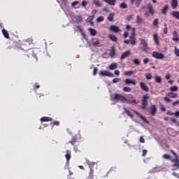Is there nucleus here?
<instances>
[{"label":"nucleus","instance_id":"2","mask_svg":"<svg viewBox=\"0 0 179 179\" xmlns=\"http://www.w3.org/2000/svg\"><path fill=\"white\" fill-rule=\"evenodd\" d=\"M148 99H149V95L148 94H145L143 96L142 100H141V103H142L141 108H142V110H146V107H148Z\"/></svg>","mask_w":179,"mask_h":179},{"label":"nucleus","instance_id":"53","mask_svg":"<svg viewBox=\"0 0 179 179\" xmlns=\"http://www.w3.org/2000/svg\"><path fill=\"white\" fill-rule=\"evenodd\" d=\"M112 82L113 83H118V82H121V78H114Z\"/></svg>","mask_w":179,"mask_h":179},{"label":"nucleus","instance_id":"26","mask_svg":"<svg viewBox=\"0 0 179 179\" xmlns=\"http://www.w3.org/2000/svg\"><path fill=\"white\" fill-rule=\"evenodd\" d=\"M171 16L173 17H176V19H178L179 20V12L178 11H172L171 12Z\"/></svg>","mask_w":179,"mask_h":179},{"label":"nucleus","instance_id":"31","mask_svg":"<svg viewBox=\"0 0 179 179\" xmlns=\"http://www.w3.org/2000/svg\"><path fill=\"white\" fill-rule=\"evenodd\" d=\"M109 38H110V40H111L112 41H114V42L117 41V40H118L117 36H115V35H113V34H110Z\"/></svg>","mask_w":179,"mask_h":179},{"label":"nucleus","instance_id":"61","mask_svg":"<svg viewBox=\"0 0 179 179\" xmlns=\"http://www.w3.org/2000/svg\"><path fill=\"white\" fill-rule=\"evenodd\" d=\"M177 104H179V100L173 102L172 106H173V107H176V106H177Z\"/></svg>","mask_w":179,"mask_h":179},{"label":"nucleus","instance_id":"10","mask_svg":"<svg viewBox=\"0 0 179 179\" xmlns=\"http://www.w3.org/2000/svg\"><path fill=\"white\" fill-rule=\"evenodd\" d=\"M109 30L110 31H113V33H120V31H121L120 27L115 25H111L109 28Z\"/></svg>","mask_w":179,"mask_h":179},{"label":"nucleus","instance_id":"37","mask_svg":"<svg viewBox=\"0 0 179 179\" xmlns=\"http://www.w3.org/2000/svg\"><path fill=\"white\" fill-rule=\"evenodd\" d=\"M93 19H94V17L93 16H89L88 18L87 19V23H91V24H93Z\"/></svg>","mask_w":179,"mask_h":179},{"label":"nucleus","instance_id":"51","mask_svg":"<svg viewBox=\"0 0 179 179\" xmlns=\"http://www.w3.org/2000/svg\"><path fill=\"white\" fill-rule=\"evenodd\" d=\"M93 173H94L93 170L90 169V176L88 177L89 179H93Z\"/></svg>","mask_w":179,"mask_h":179},{"label":"nucleus","instance_id":"54","mask_svg":"<svg viewBox=\"0 0 179 179\" xmlns=\"http://www.w3.org/2000/svg\"><path fill=\"white\" fill-rule=\"evenodd\" d=\"M164 101H166V103H170V102H171V99H170L169 98V96H165V97L164 98Z\"/></svg>","mask_w":179,"mask_h":179},{"label":"nucleus","instance_id":"22","mask_svg":"<svg viewBox=\"0 0 179 179\" xmlns=\"http://www.w3.org/2000/svg\"><path fill=\"white\" fill-rule=\"evenodd\" d=\"M171 6H172V9L177 8V6H178V0H172L171 1Z\"/></svg>","mask_w":179,"mask_h":179},{"label":"nucleus","instance_id":"4","mask_svg":"<svg viewBox=\"0 0 179 179\" xmlns=\"http://www.w3.org/2000/svg\"><path fill=\"white\" fill-rule=\"evenodd\" d=\"M34 41L33 40V38H29L27 39H25L22 42V48H24V47H29V45H31V44H33Z\"/></svg>","mask_w":179,"mask_h":179},{"label":"nucleus","instance_id":"28","mask_svg":"<svg viewBox=\"0 0 179 179\" xmlns=\"http://www.w3.org/2000/svg\"><path fill=\"white\" fill-rule=\"evenodd\" d=\"M127 104H138L139 103V101H137L136 99H132V100H127Z\"/></svg>","mask_w":179,"mask_h":179},{"label":"nucleus","instance_id":"56","mask_svg":"<svg viewBox=\"0 0 179 179\" xmlns=\"http://www.w3.org/2000/svg\"><path fill=\"white\" fill-rule=\"evenodd\" d=\"M87 5V1H82V6H83V8H86Z\"/></svg>","mask_w":179,"mask_h":179},{"label":"nucleus","instance_id":"25","mask_svg":"<svg viewBox=\"0 0 179 179\" xmlns=\"http://www.w3.org/2000/svg\"><path fill=\"white\" fill-rule=\"evenodd\" d=\"M136 23L137 24H142L143 23V18L141 15L136 16Z\"/></svg>","mask_w":179,"mask_h":179},{"label":"nucleus","instance_id":"52","mask_svg":"<svg viewBox=\"0 0 179 179\" xmlns=\"http://www.w3.org/2000/svg\"><path fill=\"white\" fill-rule=\"evenodd\" d=\"M99 71V69L96 67L94 68V70H93V76H96L97 75V71Z\"/></svg>","mask_w":179,"mask_h":179},{"label":"nucleus","instance_id":"13","mask_svg":"<svg viewBox=\"0 0 179 179\" xmlns=\"http://www.w3.org/2000/svg\"><path fill=\"white\" fill-rule=\"evenodd\" d=\"M134 113H135L136 114V115H138V117H139L141 118V120H142V121L145 122V124H149V121H148V120H146V117H145L144 116L141 115L139 113H138V111L134 110Z\"/></svg>","mask_w":179,"mask_h":179},{"label":"nucleus","instance_id":"34","mask_svg":"<svg viewBox=\"0 0 179 179\" xmlns=\"http://www.w3.org/2000/svg\"><path fill=\"white\" fill-rule=\"evenodd\" d=\"M169 10V6L166 5L164 7V8L162 10V15H166L167 13V11Z\"/></svg>","mask_w":179,"mask_h":179},{"label":"nucleus","instance_id":"47","mask_svg":"<svg viewBox=\"0 0 179 179\" xmlns=\"http://www.w3.org/2000/svg\"><path fill=\"white\" fill-rule=\"evenodd\" d=\"M96 22L100 23V22H104V17L100 16L96 19Z\"/></svg>","mask_w":179,"mask_h":179},{"label":"nucleus","instance_id":"8","mask_svg":"<svg viewBox=\"0 0 179 179\" xmlns=\"http://www.w3.org/2000/svg\"><path fill=\"white\" fill-rule=\"evenodd\" d=\"M113 100H118L119 101H127V98L120 94H115L114 95Z\"/></svg>","mask_w":179,"mask_h":179},{"label":"nucleus","instance_id":"27","mask_svg":"<svg viewBox=\"0 0 179 179\" xmlns=\"http://www.w3.org/2000/svg\"><path fill=\"white\" fill-rule=\"evenodd\" d=\"M117 68H118V64H117V63H112L109 66V69H110V71H114V69H117Z\"/></svg>","mask_w":179,"mask_h":179},{"label":"nucleus","instance_id":"21","mask_svg":"<svg viewBox=\"0 0 179 179\" xmlns=\"http://www.w3.org/2000/svg\"><path fill=\"white\" fill-rule=\"evenodd\" d=\"M41 122H48L52 121V118L50 117H43L41 118Z\"/></svg>","mask_w":179,"mask_h":179},{"label":"nucleus","instance_id":"40","mask_svg":"<svg viewBox=\"0 0 179 179\" xmlns=\"http://www.w3.org/2000/svg\"><path fill=\"white\" fill-rule=\"evenodd\" d=\"M152 24L155 27H157L159 25V20L155 18L152 22Z\"/></svg>","mask_w":179,"mask_h":179},{"label":"nucleus","instance_id":"12","mask_svg":"<svg viewBox=\"0 0 179 179\" xmlns=\"http://www.w3.org/2000/svg\"><path fill=\"white\" fill-rule=\"evenodd\" d=\"M125 85H133L134 86H136V81L135 80L127 78L124 81Z\"/></svg>","mask_w":179,"mask_h":179},{"label":"nucleus","instance_id":"62","mask_svg":"<svg viewBox=\"0 0 179 179\" xmlns=\"http://www.w3.org/2000/svg\"><path fill=\"white\" fill-rule=\"evenodd\" d=\"M172 176H173L174 177H176V178H179V174L176 172H173L172 173Z\"/></svg>","mask_w":179,"mask_h":179},{"label":"nucleus","instance_id":"59","mask_svg":"<svg viewBox=\"0 0 179 179\" xmlns=\"http://www.w3.org/2000/svg\"><path fill=\"white\" fill-rule=\"evenodd\" d=\"M52 124V125H56L57 127H59V121L53 122Z\"/></svg>","mask_w":179,"mask_h":179},{"label":"nucleus","instance_id":"15","mask_svg":"<svg viewBox=\"0 0 179 179\" xmlns=\"http://www.w3.org/2000/svg\"><path fill=\"white\" fill-rule=\"evenodd\" d=\"M131 55V51L127 50L126 52H123L120 57V59H125L128 56Z\"/></svg>","mask_w":179,"mask_h":179},{"label":"nucleus","instance_id":"45","mask_svg":"<svg viewBox=\"0 0 179 179\" xmlns=\"http://www.w3.org/2000/svg\"><path fill=\"white\" fill-rule=\"evenodd\" d=\"M164 159H166V160H171V156L169 154H164L163 155Z\"/></svg>","mask_w":179,"mask_h":179},{"label":"nucleus","instance_id":"32","mask_svg":"<svg viewBox=\"0 0 179 179\" xmlns=\"http://www.w3.org/2000/svg\"><path fill=\"white\" fill-rule=\"evenodd\" d=\"M135 73V71H125L124 73V76H131V75H134Z\"/></svg>","mask_w":179,"mask_h":179},{"label":"nucleus","instance_id":"35","mask_svg":"<svg viewBox=\"0 0 179 179\" xmlns=\"http://www.w3.org/2000/svg\"><path fill=\"white\" fill-rule=\"evenodd\" d=\"M124 111H125L126 114H127L129 117H130V118H132V117H134V115H132V113H131V111L128 110L127 109V108H124Z\"/></svg>","mask_w":179,"mask_h":179},{"label":"nucleus","instance_id":"58","mask_svg":"<svg viewBox=\"0 0 179 179\" xmlns=\"http://www.w3.org/2000/svg\"><path fill=\"white\" fill-rule=\"evenodd\" d=\"M139 141L141 143H145V138H143V136H141Z\"/></svg>","mask_w":179,"mask_h":179},{"label":"nucleus","instance_id":"49","mask_svg":"<svg viewBox=\"0 0 179 179\" xmlns=\"http://www.w3.org/2000/svg\"><path fill=\"white\" fill-rule=\"evenodd\" d=\"M134 64L135 65H141V61H139V59H134Z\"/></svg>","mask_w":179,"mask_h":179},{"label":"nucleus","instance_id":"33","mask_svg":"<svg viewBox=\"0 0 179 179\" xmlns=\"http://www.w3.org/2000/svg\"><path fill=\"white\" fill-rule=\"evenodd\" d=\"M115 55V49L114 47H112V50L110 52V58H114V56Z\"/></svg>","mask_w":179,"mask_h":179},{"label":"nucleus","instance_id":"19","mask_svg":"<svg viewBox=\"0 0 179 179\" xmlns=\"http://www.w3.org/2000/svg\"><path fill=\"white\" fill-rule=\"evenodd\" d=\"M173 37L172 38V40L173 41H179V38H178V32H177V31H174L172 33Z\"/></svg>","mask_w":179,"mask_h":179},{"label":"nucleus","instance_id":"1","mask_svg":"<svg viewBox=\"0 0 179 179\" xmlns=\"http://www.w3.org/2000/svg\"><path fill=\"white\" fill-rule=\"evenodd\" d=\"M127 30H131V36H129V40L126 39L124 41V44H131V45H136V29L135 27H131V25H126Z\"/></svg>","mask_w":179,"mask_h":179},{"label":"nucleus","instance_id":"7","mask_svg":"<svg viewBox=\"0 0 179 179\" xmlns=\"http://www.w3.org/2000/svg\"><path fill=\"white\" fill-rule=\"evenodd\" d=\"M99 76H108V78H114V74L110 73L108 71H101Z\"/></svg>","mask_w":179,"mask_h":179},{"label":"nucleus","instance_id":"30","mask_svg":"<svg viewBox=\"0 0 179 179\" xmlns=\"http://www.w3.org/2000/svg\"><path fill=\"white\" fill-rule=\"evenodd\" d=\"M89 31L91 36H96V34H97V31L93 28H89Z\"/></svg>","mask_w":179,"mask_h":179},{"label":"nucleus","instance_id":"20","mask_svg":"<svg viewBox=\"0 0 179 179\" xmlns=\"http://www.w3.org/2000/svg\"><path fill=\"white\" fill-rule=\"evenodd\" d=\"M168 97H170V99H177L178 96V94L177 93L174 92H169L166 94Z\"/></svg>","mask_w":179,"mask_h":179},{"label":"nucleus","instance_id":"38","mask_svg":"<svg viewBox=\"0 0 179 179\" xmlns=\"http://www.w3.org/2000/svg\"><path fill=\"white\" fill-rule=\"evenodd\" d=\"M123 91L126 92L127 93H130V92H132V88L129 87H124L123 88Z\"/></svg>","mask_w":179,"mask_h":179},{"label":"nucleus","instance_id":"5","mask_svg":"<svg viewBox=\"0 0 179 179\" xmlns=\"http://www.w3.org/2000/svg\"><path fill=\"white\" fill-rule=\"evenodd\" d=\"M141 44L143 47H141L142 51H144L145 52H148V50H149V48L148 47V42H146V40L145 39H139Z\"/></svg>","mask_w":179,"mask_h":179},{"label":"nucleus","instance_id":"48","mask_svg":"<svg viewBox=\"0 0 179 179\" xmlns=\"http://www.w3.org/2000/svg\"><path fill=\"white\" fill-rule=\"evenodd\" d=\"M152 73H150L146 74V76H145V78L147 79V80H150V79H152Z\"/></svg>","mask_w":179,"mask_h":179},{"label":"nucleus","instance_id":"63","mask_svg":"<svg viewBox=\"0 0 179 179\" xmlns=\"http://www.w3.org/2000/svg\"><path fill=\"white\" fill-rule=\"evenodd\" d=\"M173 115H175L176 117H179V110H177L176 112H175L173 113Z\"/></svg>","mask_w":179,"mask_h":179},{"label":"nucleus","instance_id":"39","mask_svg":"<svg viewBox=\"0 0 179 179\" xmlns=\"http://www.w3.org/2000/svg\"><path fill=\"white\" fill-rule=\"evenodd\" d=\"M155 82L157 83H162V77L157 76H155Z\"/></svg>","mask_w":179,"mask_h":179},{"label":"nucleus","instance_id":"46","mask_svg":"<svg viewBox=\"0 0 179 179\" xmlns=\"http://www.w3.org/2000/svg\"><path fill=\"white\" fill-rule=\"evenodd\" d=\"M175 50H174V52H175V55L176 57H179V49L177 48V46H175Z\"/></svg>","mask_w":179,"mask_h":179},{"label":"nucleus","instance_id":"50","mask_svg":"<svg viewBox=\"0 0 179 179\" xmlns=\"http://www.w3.org/2000/svg\"><path fill=\"white\" fill-rule=\"evenodd\" d=\"M77 22H78V23H82V22H83V19L82 18V16L80 15L77 16Z\"/></svg>","mask_w":179,"mask_h":179},{"label":"nucleus","instance_id":"14","mask_svg":"<svg viewBox=\"0 0 179 179\" xmlns=\"http://www.w3.org/2000/svg\"><path fill=\"white\" fill-rule=\"evenodd\" d=\"M72 157L71 154V150H67L66 151V155H65V157L66 159V163H69V161L71 160V157Z\"/></svg>","mask_w":179,"mask_h":179},{"label":"nucleus","instance_id":"60","mask_svg":"<svg viewBox=\"0 0 179 179\" xmlns=\"http://www.w3.org/2000/svg\"><path fill=\"white\" fill-rule=\"evenodd\" d=\"M146 155H148V150H143V153H142V156L145 157V156H146Z\"/></svg>","mask_w":179,"mask_h":179},{"label":"nucleus","instance_id":"29","mask_svg":"<svg viewBox=\"0 0 179 179\" xmlns=\"http://www.w3.org/2000/svg\"><path fill=\"white\" fill-rule=\"evenodd\" d=\"M114 16H115V14L114 13H110L108 16V20L109 22H113L114 20Z\"/></svg>","mask_w":179,"mask_h":179},{"label":"nucleus","instance_id":"44","mask_svg":"<svg viewBox=\"0 0 179 179\" xmlns=\"http://www.w3.org/2000/svg\"><path fill=\"white\" fill-rule=\"evenodd\" d=\"M93 47H99L100 45V41H96L92 44Z\"/></svg>","mask_w":179,"mask_h":179},{"label":"nucleus","instance_id":"24","mask_svg":"<svg viewBox=\"0 0 179 179\" xmlns=\"http://www.w3.org/2000/svg\"><path fill=\"white\" fill-rule=\"evenodd\" d=\"M148 12L150 13V15H155V10L153 9V6L152 4L149 3L148 5Z\"/></svg>","mask_w":179,"mask_h":179},{"label":"nucleus","instance_id":"55","mask_svg":"<svg viewBox=\"0 0 179 179\" xmlns=\"http://www.w3.org/2000/svg\"><path fill=\"white\" fill-rule=\"evenodd\" d=\"M97 14V10H93L92 11V15L91 16H93L94 17V15H96Z\"/></svg>","mask_w":179,"mask_h":179},{"label":"nucleus","instance_id":"18","mask_svg":"<svg viewBox=\"0 0 179 179\" xmlns=\"http://www.w3.org/2000/svg\"><path fill=\"white\" fill-rule=\"evenodd\" d=\"M131 3H135L136 8H139L141 6V3H142V0H131Z\"/></svg>","mask_w":179,"mask_h":179},{"label":"nucleus","instance_id":"57","mask_svg":"<svg viewBox=\"0 0 179 179\" xmlns=\"http://www.w3.org/2000/svg\"><path fill=\"white\" fill-rule=\"evenodd\" d=\"M34 89H40V85H38V83H36L34 86Z\"/></svg>","mask_w":179,"mask_h":179},{"label":"nucleus","instance_id":"11","mask_svg":"<svg viewBox=\"0 0 179 179\" xmlns=\"http://www.w3.org/2000/svg\"><path fill=\"white\" fill-rule=\"evenodd\" d=\"M140 87L143 92H149V87L145 84V83L141 82L140 83Z\"/></svg>","mask_w":179,"mask_h":179},{"label":"nucleus","instance_id":"17","mask_svg":"<svg viewBox=\"0 0 179 179\" xmlns=\"http://www.w3.org/2000/svg\"><path fill=\"white\" fill-rule=\"evenodd\" d=\"M153 40L156 45H160V42L159 41V35L157 34H154Z\"/></svg>","mask_w":179,"mask_h":179},{"label":"nucleus","instance_id":"6","mask_svg":"<svg viewBox=\"0 0 179 179\" xmlns=\"http://www.w3.org/2000/svg\"><path fill=\"white\" fill-rule=\"evenodd\" d=\"M153 58H156V59H163L164 58V55L162 52L154 51L152 54Z\"/></svg>","mask_w":179,"mask_h":179},{"label":"nucleus","instance_id":"9","mask_svg":"<svg viewBox=\"0 0 179 179\" xmlns=\"http://www.w3.org/2000/svg\"><path fill=\"white\" fill-rule=\"evenodd\" d=\"M149 111L150 115L153 117L154 115H156V113H157V108L156 107V105H152L149 108Z\"/></svg>","mask_w":179,"mask_h":179},{"label":"nucleus","instance_id":"36","mask_svg":"<svg viewBox=\"0 0 179 179\" xmlns=\"http://www.w3.org/2000/svg\"><path fill=\"white\" fill-rule=\"evenodd\" d=\"M93 3H94L98 8H101V3H100V1L99 0H94Z\"/></svg>","mask_w":179,"mask_h":179},{"label":"nucleus","instance_id":"64","mask_svg":"<svg viewBox=\"0 0 179 179\" xmlns=\"http://www.w3.org/2000/svg\"><path fill=\"white\" fill-rule=\"evenodd\" d=\"M143 62H144V64H148L149 62V59H148V58L143 59Z\"/></svg>","mask_w":179,"mask_h":179},{"label":"nucleus","instance_id":"41","mask_svg":"<svg viewBox=\"0 0 179 179\" xmlns=\"http://www.w3.org/2000/svg\"><path fill=\"white\" fill-rule=\"evenodd\" d=\"M120 8H121V9H127V8H128V5H127V3H125L124 2H122L120 4Z\"/></svg>","mask_w":179,"mask_h":179},{"label":"nucleus","instance_id":"43","mask_svg":"<svg viewBox=\"0 0 179 179\" xmlns=\"http://www.w3.org/2000/svg\"><path fill=\"white\" fill-rule=\"evenodd\" d=\"M178 90V87L177 86H172L170 87L171 92H177Z\"/></svg>","mask_w":179,"mask_h":179},{"label":"nucleus","instance_id":"16","mask_svg":"<svg viewBox=\"0 0 179 179\" xmlns=\"http://www.w3.org/2000/svg\"><path fill=\"white\" fill-rule=\"evenodd\" d=\"M1 33L5 38H7V40H9V38H10V36H9V33H8V31L4 28L2 29Z\"/></svg>","mask_w":179,"mask_h":179},{"label":"nucleus","instance_id":"23","mask_svg":"<svg viewBox=\"0 0 179 179\" xmlns=\"http://www.w3.org/2000/svg\"><path fill=\"white\" fill-rule=\"evenodd\" d=\"M103 1L108 3V5H110L111 6H114L117 2V0H103Z\"/></svg>","mask_w":179,"mask_h":179},{"label":"nucleus","instance_id":"42","mask_svg":"<svg viewBox=\"0 0 179 179\" xmlns=\"http://www.w3.org/2000/svg\"><path fill=\"white\" fill-rule=\"evenodd\" d=\"M78 140V138H72L71 141H69V143H71V145H72L73 146L75 145V143H76V141Z\"/></svg>","mask_w":179,"mask_h":179},{"label":"nucleus","instance_id":"3","mask_svg":"<svg viewBox=\"0 0 179 179\" xmlns=\"http://www.w3.org/2000/svg\"><path fill=\"white\" fill-rule=\"evenodd\" d=\"M171 153L175 156L176 159H173L172 162L174 163L172 166V167H176V169L178 170L179 169V160L178 157L177 156V154L173 150H171Z\"/></svg>","mask_w":179,"mask_h":179}]
</instances>
